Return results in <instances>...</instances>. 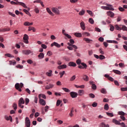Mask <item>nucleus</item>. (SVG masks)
<instances>
[{"label": "nucleus", "mask_w": 127, "mask_h": 127, "mask_svg": "<svg viewBox=\"0 0 127 127\" xmlns=\"http://www.w3.org/2000/svg\"><path fill=\"white\" fill-rule=\"evenodd\" d=\"M41 97L43 98V99H46V95H44V94H39V100H40V99H41Z\"/></svg>", "instance_id": "27"}, {"label": "nucleus", "mask_w": 127, "mask_h": 127, "mask_svg": "<svg viewBox=\"0 0 127 127\" xmlns=\"http://www.w3.org/2000/svg\"><path fill=\"white\" fill-rule=\"evenodd\" d=\"M105 56H104V55H100L99 56V59L100 60H103L105 59Z\"/></svg>", "instance_id": "48"}, {"label": "nucleus", "mask_w": 127, "mask_h": 127, "mask_svg": "<svg viewBox=\"0 0 127 127\" xmlns=\"http://www.w3.org/2000/svg\"><path fill=\"white\" fill-rule=\"evenodd\" d=\"M53 55L52 52H51V51H49L47 53V55H48L49 56H51Z\"/></svg>", "instance_id": "61"}, {"label": "nucleus", "mask_w": 127, "mask_h": 127, "mask_svg": "<svg viewBox=\"0 0 127 127\" xmlns=\"http://www.w3.org/2000/svg\"><path fill=\"white\" fill-rule=\"evenodd\" d=\"M73 113H74V108L72 107L70 111V113L69 114L70 117H73V116H74V115L73 114Z\"/></svg>", "instance_id": "35"}, {"label": "nucleus", "mask_w": 127, "mask_h": 127, "mask_svg": "<svg viewBox=\"0 0 127 127\" xmlns=\"http://www.w3.org/2000/svg\"><path fill=\"white\" fill-rule=\"evenodd\" d=\"M65 74V71H63L62 72H61L60 73V78H62L63 77V75Z\"/></svg>", "instance_id": "53"}, {"label": "nucleus", "mask_w": 127, "mask_h": 127, "mask_svg": "<svg viewBox=\"0 0 127 127\" xmlns=\"http://www.w3.org/2000/svg\"><path fill=\"white\" fill-rule=\"evenodd\" d=\"M82 63L81 62V60H80V59H78L77 61H76V64H77V65H80V64H81Z\"/></svg>", "instance_id": "52"}, {"label": "nucleus", "mask_w": 127, "mask_h": 127, "mask_svg": "<svg viewBox=\"0 0 127 127\" xmlns=\"http://www.w3.org/2000/svg\"><path fill=\"white\" fill-rule=\"evenodd\" d=\"M82 35L84 36H90V33L88 32H84L82 33Z\"/></svg>", "instance_id": "45"}, {"label": "nucleus", "mask_w": 127, "mask_h": 127, "mask_svg": "<svg viewBox=\"0 0 127 127\" xmlns=\"http://www.w3.org/2000/svg\"><path fill=\"white\" fill-rule=\"evenodd\" d=\"M106 5L108 6V10H115V9L113 7V5L110 4H106Z\"/></svg>", "instance_id": "22"}, {"label": "nucleus", "mask_w": 127, "mask_h": 127, "mask_svg": "<svg viewBox=\"0 0 127 127\" xmlns=\"http://www.w3.org/2000/svg\"><path fill=\"white\" fill-rule=\"evenodd\" d=\"M67 45H68L69 47H73V48H74V49H78V47H77V46L75 45H73L70 43H67Z\"/></svg>", "instance_id": "15"}, {"label": "nucleus", "mask_w": 127, "mask_h": 127, "mask_svg": "<svg viewBox=\"0 0 127 127\" xmlns=\"http://www.w3.org/2000/svg\"><path fill=\"white\" fill-rule=\"evenodd\" d=\"M78 94L79 96H82L84 94V90H78Z\"/></svg>", "instance_id": "37"}, {"label": "nucleus", "mask_w": 127, "mask_h": 127, "mask_svg": "<svg viewBox=\"0 0 127 127\" xmlns=\"http://www.w3.org/2000/svg\"><path fill=\"white\" fill-rule=\"evenodd\" d=\"M54 46H56L58 48H60L61 47V45L58 44L57 42H54L51 44V47H53Z\"/></svg>", "instance_id": "8"}, {"label": "nucleus", "mask_w": 127, "mask_h": 127, "mask_svg": "<svg viewBox=\"0 0 127 127\" xmlns=\"http://www.w3.org/2000/svg\"><path fill=\"white\" fill-rule=\"evenodd\" d=\"M39 104H40V105H41L42 106H45V105H46V102L44 99H40Z\"/></svg>", "instance_id": "13"}, {"label": "nucleus", "mask_w": 127, "mask_h": 127, "mask_svg": "<svg viewBox=\"0 0 127 127\" xmlns=\"http://www.w3.org/2000/svg\"><path fill=\"white\" fill-rule=\"evenodd\" d=\"M92 106L93 107V108H96L97 106H98V103L97 102H93L92 104Z\"/></svg>", "instance_id": "56"}, {"label": "nucleus", "mask_w": 127, "mask_h": 127, "mask_svg": "<svg viewBox=\"0 0 127 127\" xmlns=\"http://www.w3.org/2000/svg\"><path fill=\"white\" fill-rule=\"evenodd\" d=\"M33 24V22L30 23L29 22L26 21L24 23V25L25 26H30V25H32Z\"/></svg>", "instance_id": "23"}, {"label": "nucleus", "mask_w": 127, "mask_h": 127, "mask_svg": "<svg viewBox=\"0 0 127 127\" xmlns=\"http://www.w3.org/2000/svg\"><path fill=\"white\" fill-rule=\"evenodd\" d=\"M24 103H25V101L23 99V98L21 97L18 101V106L20 107L21 109H23V108H24V106L22 105H23Z\"/></svg>", "instance_id": "2"}, {"label": "nucleus", "mask_w": 127, "mask_h": 127, "mask_svg": "<svg viewBox=\"0 0 127 127\" xmlns=\"http://www.w3.org/2000/svg\"><path fill=\"white\" fill-rule=\"evenodd\" d=\"M101 8H102V9H105V10H109V7H108V6H102L101 7Z\"/></svg>", "instance_id": "54"}, {"label": "nucleus", "mask_w": 127, "mask_h": 127, "mask_svg": "<svg viewBox=\"0 0 127 127\" xmlns=\"http://www.w3.org/2000/svg\"><path fill=\"white\" fill-rule=\"evenodd\" d=\"M90 85H92L91 88L93 90H96L97 89V86L94 83L93 81H89Z\"/></svg>", "instance_id": "11"}, {"label": "nucleus", "mask_w": 127, "mask_h": 127, "mask_svg": "<svg viewBox=\"0 0 127 127\" xmlns=\"http://www.w3.org/2000/svg\"><path fill=\"white\" fill-rule=\"evenodd\" d=\"M108 43H114L115 44H118V42L115 40H107Z\"/></svg>", "instance_id": "25"}, {"label": "nucleus", "mask_w": 127, "mask_h": 127, "mask_svg": "<svg viewBox=\"0 0 127 127\" xmlns=\"http://www.w3.org/2000/svg\"><path fill=\"white\" fill-rule=\"evenodd\" d=\"M66 68H67L66 64H63L58 66V69H60V70H61V69H66Z\"/></svg>", "instance_id": "14"}, {"label": "nucleus", "mask_w": 127, "mask_h": 127, "mask_svg": "<svg viewBox=\"0 0 127 127\" xmlns=\"http://www.w3.org/2000/svg\"><path fill=\"white\" fill-rule=\"evenodd\" d=\"M3 32H5L6 31H9L10 30V28L7 27L5 28H2Z\"/></svg>", "instance_id": "38"}, {"label": "nucleus", "mask_w": 127, "mask_h": 127, "mask_svg": "<svg viewBox=\"0 0 127 127\" xmlns=\"http://www.w3.org/2000/svg\"><path fill=\"white\" fill-rule=\"evenodd\" d=\"M83 40H84V41H86V42H87V43H91V42L93 41L92 40L90 39L89 38H84L83 39Z\"/></svg>", "instance_id": "24"}, {"label": "nucleus", "mask_w": 127, "mask_h": 127, "mask_svg": "<svg viewBox=\"0 0 127 127\" xmlns=\"http://www.w3.org/2000/svg\"><path fill=\"white\" fill-rule=\"evenodd\" d=\"M16 67L19 69H23V65H21L20 64H18Z\"/></svg>", "instance_id": "47"}, {"label": "nucleus", "mask_w": 127, "mask_h": 127, "mask_svg": "<svg viewBox=\"0 0 127 127\" xmlns=\"http://www.w3.org/2000/svg\"><path fill=\"white\" fill-rule=\"evenodd\" d=\"M104 76L105 77V78H108V80H109L110 81H111L112 82L114 81V78L110 76V75L108 74H105Z\"/></svg>", "instance_id": "20"}, {"label": "nucleus", "mask_w": 127, "mask_h": 127, "mask_svg": "<svg viewBox=\"0 0 127 127\" xmlns=\"http://www.w3.org/2000/svg\"><path fill=\"white\" fill-rule=\"evenodd\" d=\"M60 104H61V101H60V100H58L57 101V107H58L59 106H60Z\"/></svg>", "instance_id": "60"}, {"label": "nucleus", "mask_w": 127, "mask_h": 127, "mask_svg": "<svg viewBox=\"0 0 127 127\" xmlns=\"http://www.w3.org/2000/svg\"><path fill=\"white\" fill-rule=\"evenodd\" d=\"M41 47L42 48H43V49H46V48H47V46H46L45 44H43L41 45Z\"/></svg>", "instance_id": "57"}, {"label": "nucleus", "mask_w": 127, "mask_h": 127, "mask_svg": "<svg viewBox=\"0 0 127 127\" xmlns=\"http://www.w3.org/2000/svg\"><path fill=\"white\" fill-rule=\"evenodd\" d=\"M54 87V85L50 84L49 85H46L45 87L46 90H49V89H51V88H53Z\"/></svg>", "instance_id": "19"}, {"label": "nucleus", "mask_w": 127, "mask_h": 127, "mask_svg": "<svg viewBox=\"0 0 127 127\" xmlns=\"http://www.w3.org/2000/svg\"><path fill=\"white\" fill-rule=\"evenodd\" d=\"M121 91H122L123 92H125V91H127V87H122L121 88Z\"/></svg>", "instance_id": "62"}, {"label": "nucleus", "mask_w": 127, "mask_h": 127, "mask_svg": "<svg viewBox=\"0 0 127 127\" xmlns=\"http://www.w3.org/2000/svg\"><path fill=\"white\" fill-rule=\"evenodd\" d=\"M115 28L117 29V30H122V28L120 27V26H119L118 25H115Z\"/></svg>", "instance_id": "51"}, {"label": "nucleus", "mask_w": 127, "mask_h": 127, "mask_svg": "<svg viewBox=\"0 0 127 127\" xmlns=\"http://www.w3.org/2000/svg\"><path fill=\"white\" fill-rule=\"evenodd\" d=\"M16 2H14L13 1H11L10 2L11 4H18L19 5H21V6H23V7H24V8H27V6L25 5V3L22 2H19L16 1Z\"/></svg>", "instance_id": "1"}, {"label": "nucleus", "mask_w": 127, "mask_h": 127, "mask_svg": "<svg viewBox=\"0 0 127 127\" xmlns=\"http://www.w3.org/2000/svg\"><path fill=\"white\" fill-rule=\"evenodd\" d=\"M106 114L107 115V116H108V117H114V114L113 113H110L109 112H107Z\"/></svg>", "instance_id": "55"}, {"label": "nucleus", "mask_w": 127, "mask_h": 127, "mask_svg": "<svg viewBox=\"0 0 127 127\" xmlns=\"http://www.w3.org/2000/svg\"><path fill=\"white\" fill-rule=\"evenodd\" d=\"M107 15L110 16V17H114V16H115V14L111 11L107 12Z\"/></svg>", "instance_id": "18"}, {"label": "nucleus", "mask_w": 127, "mask_h": 127, "mask_svg": "<svg viewBox=\"0 0 127 127\" xmlns=\"http://www.w3.org/2000/svg\"><path fill=\"white\" fill-rule=\"evenodd\" d=\"M64 35H65V36L67 37V38H69V39H71V38H72V37L68 34H64Z\"/></svg>", "instance_id": "58"}, {"label": "nucleus", "mask_w": 127, "mask_h": 127, "mask_svg": "<svg viewBox=\"0 0 127 127\" xmlns=\"http://www.w3.org/2000/svg\"><path fill=\"white\" fill-rule=\"evenodd\" d=\"M101 93L102 94H107V91L104 88H102L101 90Z\"/></svg>", "instance_id": "44"}, {"label": "nucleus", "mask_w": 127, "mask_h": 127, "mask_svg": "<svg viewBox=\"0 0 127 127\" xmlns=\"http://www.w3.org/2000/svg\"><path fill=\"white\" fill-rule=\"evenodd\" d=\"M113 71L114 73H115V74H117L118 75H121V74H122V72L120 71L117 69H114Z\"/></svg>", "instance_id": "29"}, {"label": "nucleus", "mask_w": 127, "mask_h": 127, "mask_svg": "<svg viewBox=\"0 0 127 127\" xmlns=\"http://www.w3.org/2000/svg\"><path fill=\"white\" fill-rule=\"evenodd\" d=\"M34 11H35L36 13H38L39 12V9L37 7H35L34 9Z\"/></svg>", "instance_id": "63"}, {"label": "nucleus", "mask_w": 127, "mask_h": 127, "mask_svg": "<svg viewBox=\"0 0 127 127\" xmlns=\"http://www.w3.org/2000/svg\"><path fill=\"white\" fill-rule=\"evenodd\" d=\"M23 54H25V55H29V54H32V51L30 50H25L22 51Z\"/></svg>", "instance_id": "7"}, {"label": "nucleus", "mask_w": 127, "mask_h": 127, "mask_svg": "<svg viewBox=\"0 0 127 127\" xmlns=\"http://www.w3.org/2000/svg\"><path fill=\"white\" fill-rule=\"evenodd\" d=\"M75 79H76V76L75 75H73L69 79V81H74V80H75Z\"/></svg>", "instance_id": "46"}, {"label": "nucleus", "mask_w": 127, "mask_h": 127, "mask_svg": "<svg viewBox=\"0 0 127 127\" xmlns=\"http://www.w3.org/2000/svg\"><path fill=\"white\" fill-rule=\"evenodd\" d=\"M5 56H6L7 57H9L10 58H13L14 56H12V55L10 54H5Z\"/></svg>", "instance_id": "34"}, {"label": "nucleus", "mask_w": 127, "mask_h": 127, "mask_svg": "<svg viewBox=\"0 0 127 127\" xmlns=\"http://www.w3.org/2000/svg\"><path fill=\"white\" fill-rule=\"evenodd\" d=\"M83 79L84 81H86V82H88L89 81V77L87 76V75H84L83 76Z\"/></svg>", "instance_id": "28"}, {"label": "nucleus", "mask_w": 127, "mask_h": 127, "mask_svg": "<svg viewBox=\"0 0 127 127\" xmlns=\"http://www.w3.org/2000/svg\"><path fill=\"white\" fill-rule=\"evenodd\" d=\"M104 110H106V111H108V110H109V105L108 104H106L104 105Z\"/></svg>", "instance_id": "42"}, {"label": "nucleus", "mask_w": 127, "mask_h": 127, "mask_svg": "<svg viewBox=\"0 0 127 127\" xmlns=\"http://www.w3.org/2000/svg\"><path fill=\"white\" fill-rule=\"evenodd\" d=\"M99 51L100 54H102V55H104L105 54V53L104 52V51H103V49L102 48L99 49Z\"/></svg>", "instance_id": "49"}, {"label": "nucleus", "mask_w": 127, "mask_h": 127, "mask_svg": "<svg viewBox=\"0 0 127 127\" xmlns=\"http://www.w3.org/2000/svg\"><path fill=\"white\" fill-rule=\"evenodd\" d=\"M121 28L123 31H127V27L125 25H122V27Z\"/></svg>", "instance_id": "40"}, {"label": "nucleus", "mask_w": 127, "mask_h": 127, "mask_svg": "<svg viewBox=\"0 0 127 127\" xmlns=\"http://www.w3.org/2000/svg\"><path fill=\"white\" fill-rule=\"evenodd\" d=\"M23 39L24 40V42L26 43V44H28V39H29V38L28 37V35L27 34H24V37L23 38Z\"/></svg>", "instance_id": "6"}, {"label": "nucleus", "mask_w": 127, "mask_h": 127, "mask_svg": "<svg viewBox=\"0 0 127 127\" xmlns=\"http://www.w3.org/2000/svg\"><path fill=\"white\" fill-rule=\"evenodd\" d=\"M80 27L82 29V30H85L86 29V27H85V23L84 21H82L80 23Z\"/></svg>", "instance_id": "16"}, {"label": "nucleus", "mask_w": 127, "mask_h": 127, "mask_svg": "<svg viewBox=\"0 0 127 127\" xmlns=\"http://www.w3.org/2000/svg\"><path fill=\"white\" fill-rule=\"evenodd\" d=\"M22 87H23V83H21L20 84L19 83H16L15 85V89H16V90H18V91H19V92H21V88H22Z\"/></svg>", "instance_id": "3"}, {"label": "nucleus", "mask_w": 127, "mask_h": 127, "mask_svg": "<svg viewBox=\"0 0 127 127\" xmlns=\"http://www.w3.org/2000/svg\"><path fill=\"white\" fill-rule=\"evenodd\" d=\"M62 90H63V91H64V92H66V93H70V90H69L67 88L63 87L62 88Z\"/></svg>", "instance_id": "31"}, {"label": "nucleus", "mask_w": 127, "mask_h": 127, "mask_svg": "<svg viewBox=\"0 0 127 127\" xmlns=\"http://www.w3.org/2000/svg\"><path fill=\"white\" fill-rule=\"evenodd\" d=\"M13 108L14 111H16V110L17 109V105L16 104V103H14L13 104Z\"/></svg>", "instance_id": "36"}, {"label": "nucleus", "mask_w": 127, "mask_h": 127, "mask_svg": "<svg viewBox=\"0 0 127 127\" xmlns=\"http://www.w3.org/2000/svg\"><path fill=\"white\" fill-rule=\"evenodd\" d=\"M85 10H84V9H81V11H80L79 12V15H84V14H85Z\"/></svg>", "instance_id": "30"}, {"label": "nucleus", "mask_w": 127, "mask_h": 127, "mask_svg": "<svg viewBox=\"0 0 127 127\" xmlns=\"http://www.w3.org/2000/svg\"><path fill=\"white\" fill-rule=\"evenodd\" d=\"M25 127H30V120L28 117H26L25 120Z\"/></svg>", "instance_id": "5"}, {"label": "nucleus", "mask_w": 127, "mask_h": 127, "mask_svg": "<svg viewBox=\"0 0 127 127\" xmlns=\"http://www.w3.org/2000/svg\"><path fill=\"white\" fill-rule=\"evenodd\" d=\"M38 58L39 59H43V58H44V54L43 53H41L38 56Z\"/></svg>", "instance_id": "26"}, {"label": "nucleus", "mask_w": 127, "mask_h": 127, "mask_svg": "<svg viewBox=\"0 0 127 127\" xmlns=\"http://www.w3.org/2000/svg\"><path fill=\"white\" fill-rule=\"evenodd\" d=\"M52 11L54 12V13H55V14H57L58 15H59V14H60V10L58 9V8H57V7L52 8Z\"/></svg>", "instance_id": "4"}, {"label": "nucleus", "mask_w": 127, "mask_h": 127, "mask_svg": "<svg viewBox=\"0 0 127 127\" xmlns=\"http://www.w3.org/2000/svg\"><path fill=\"white\" fill-rule=\"evenodd\" d=\"M118 115H120V116H124L125 115H126V113L123 111H119L118 112Z\"/></svg>", "instance_id": "39"}, {"label": "nucleus", "mask_w": 127, "mask_h": 127, "mask_svg": "<svg viewBox=\"0 0 127 127\" xmlns=\"http://www.w3.org/2000/svg\"><path fill=\"white\" fill-rule=\"evenodd\" d=\"M25 105H28L29 103V99L25 98Z\"/></svg>", "instance_id": "50"}, {"label": "nucleus", "mask_w": 127, "mask_h": 127, "mask_svg": "<svg viewBox=\"0 0 127 127\" xmlns=\"http://www.w3.org/2000/svg\"><path fill=\"white\" fill-rule=\"evenodd\" d=\"M89 22H90V23H91V24H94V19H93V18H90L88 20Z\"/></svg>", "instance_id": "41"}, {"label": "nucleus", "mask_w": 127, "mask_h": 127, "mask_svg": "<svg viewBox=\"0 0 127 127\" xmlns=\"http://www.w3.org/2000/svg\"><path fill=\"white\" fill-rule=\"evenodd\" d=\"M46 75H47V76L48 77H52V70H49V71L46 72Z\"/></svg>", "instance_id": "17"}, {"label": "nucleus", "mask_w": 127, "mask_h": 127, "mask_svg": "<svg viewBox=\"0 0 127 127\" xmlns=\"http://www.w3.org/2000/svg\"><path fill=\"white\" fill-rule=\"evenodd\" d=\"M70 97H71V98L74 99L75 98H77V96H78V93L72 91L70 93Z\"/></svg>", "instance_id": "9"}, {"label": "nucleus", "mask_w": 127, "mask_h": 127, "mask_svg": "<svg viewBox=\"0 0 127 127\" xmlns=\"http://www.w3.org/2000/svg\"><path fill=\"white\" fill-rule=\"evenodd\" d=\"M74 35L76 37H82V34L80 33H74Z\"/></svg>", "instance_id": "33"}, {"label": "nucleus", "mask_w": 127, "mask_h": 127, "mask_svg": "<svg viewBox=\"0 0 127 127\" xmlns=\"http://www.w3.org/2000/svg\"><path fill=\"white\" fill-rule=\"evenodd\" d=\"M46 10H47V12L48 13H49V14H50V15H52V16H54V13H53V12H52V11H51V10H50V8H47Z\"/></svg>", "instance_id": "21"}, {"label": "nucleus", "mask_w": 127, "mask_h": 127, "mask_svg": "<svg viewBox=\"0 0 127 127\" xmlns=\"http://www.w3.org/2000/svg\"><path fill=\"white\" fill-rule=\"evenodd\" d=\"M23 11H24V12H25V13H26V14H27L28 15H29V16H31V14H30V13H29V12L28 11V10H27V9H23Z\"/></svg>", "instance_id": "32"}, {"label": "nucleus", "mask_w": 127, "mask_h": 127, "mask_svg": "<svg viewBox=\"0 0 127 127\" xmlns=\"http://www.w3.org/2000/svg\"><path fill=\"white\" fill-rule=\"evenodd\" d=\"M112 123H113V124H115V125H117L118 126H121V122L116 120V119H113L112 120Z\"/></svg>", "instance_id": "12"}, {"label": "nucleus", "mask_w": 127, "mask_h": 127, "mask_svg": "<svg viewBox=\"0 0 127 127\" xmlns=\"http://www.w3.org/2000/svg\"><path fill=\"white\" fill-rule=\"evenodd\" d=\"M67 65L69 67H76L77 66V64L73 62H69Z\"/></svg>", "instance_id": "10"}, {"label": "nucleus", "mask_w": 127, "mask_h": 127, "mask_svg": "<svg viewBox=\"0 0 127 127\" xmlns=\"http://www.w3.org/2000/svg\"><path fill=\"white\" fill-rule=\"evenodd\" d=\"M99 127H105V123H102L99 125Z\"/></svg>", "instance_id": "64"}, {"label": "nucleus", "mask_w": 127, "mask_h": 127, "mask_svg": "<svg viewBox=\"0 0 127 127\" xmlns=\"http://www.w3.org/2000/svg\"><path fill=\"white\" fill-rule=\"evenodd\" d=\"M89 96L90 98H92V99H94V98H95V95L94 94L90 93L89 94Z\"/></svg>", "instance_id": "59"}, {"label": "nucleus", "mask_w": 127, "mask_h": 127, "mask_svg": "<svg viewBox=\"0 0 127 127\" xmlns=\"http://www.w3.org/2000/svg\"><path fill=\"white\" fill-rule=\"evenodd\" d=\"M81 65L83 66V69H87V64L84 63H81Z\"/></svg>", "instance_id": "43"}]
</instances>
